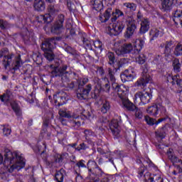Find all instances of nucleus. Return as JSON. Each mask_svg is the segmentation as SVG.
Returning <instances> with one entry per match:
<instances>
[{
	"instance_id": "11",
	"label": "nucleus",
	"mask_w": 182,
	"mask_h": 182,
	"mask_svg": "<svg viewBox=\"0 0 182 182\" xmlns=\"http://www.w3.org/2000/svg\"><path fill=\"white\" fill-rule=\"evenodd\" d=\"M63 22H65V16L63 14L58 15L54 25L51 27V33L54 35H60L65 28H63Z\"/></svg>"
},
{
	"instance_id": "16",
	"label": "nucleus",
	"mask_w": 182,
	"mask_h": 182,
	"mask_svg": "<svg viewBox=\"0 0 182 182\" xmlns=\"http://www.w3.org/2000/svg\"><path fill=\"white\" fill-rule=\"evenodd\" d=\"M133 50V45L130 43H125L116 49L115 53L118 56L127 55Z\"/></svg>"
},
{
	"instance_id": "31",
	"label": "nucleus",
	"mask_w": 182,
	"mask_h": 182,
	"mask_svg": "<svg viewBox=\"0 0 182 182\" xmlns=\"http://www.w3.org/2000/svg\"><path fill=\"white\" fill-rule=\"evenodd\" d=\"M22 65H23V63H22V60H21V55H18L14 60L11 63V67L13 70H18Z\"/></svg>"
},
{
	"instance_id": "33",
	"label": "nucleus",
	"mask_w": 182,
	"mask_h": 182,
	"mask_svg": "<svg viewBox=\"0 0 182 182\" xmlns=\"http://www.w3.org/2000/svg\"><path fill=\"white\" fill-rule=\"evenodd\" d=\"M93 9H95L97 12H100L103 9V2L102 0H93L91 1Z\"/></svg>"
},
{
	"instance_id": "21",
	"label": "nucleus",
	"mask_w": 182,
	"mask_h": 182,
	"mask_svg": "<svg viewBox=\"0 0 182 182\" xmlns=\"http://www.w3.org/2000/svg\"><path fill=\"white\" fill-rule=\"evenodd\" d=\"M13 99L14 95L10 90H6V93L0 95V100L4 102V103H6V105H9L11 102L14 100Z\"/></svg>"
},
{
	"instance_id": "34",
	"label": "nucleus",
	"mask_w": 182,
	"mask_h": 182,
	"mask_svg": "<svg viewBox=\"0 0 182 182\" xmlns=\"http://www.w3.org/2000/svg\"><path fill=\"white\" fill-rule=\"evenodd\" d=\"M110 107H112V106L110 105V102H109L107 100L102 101V106L100 108V111H101L102 114H106V113H107V112H109Z\"/></svg>"
},
{
	"instance_id": "51",
	"label": "nucleus",
	"mask_w": 182,
	"mask_h": 182,
	"mask_svg": "<svg viewBox=\"0 0 182 182\" xmlns=\"http://www.w3.org/2000/svg\"><path fill=\"white\" fill-rule=\"evenodd\" d=\"M148 18H144L143 16V14H141V11H138L136 14V21L137 22H144V21H146Z\"/></svg>"
},
{
	"instance_id": "30",
	"label": "nucleus",
	"mask_w": 182,
	"mask_h": 182,
	"mask_svg": "<svg viewBox=\"0 0 182 182\" xmlns=\"http://www.w3.org/2000/svg\"><path fill=\"white\" fill-rule=\"evenodd\" d=\"M53 21V16L50 14L46 15H40L38 16V21L41 23L44 22V23H50Z\"/></svg>"
},
{
	"instance_id": "64",
	"label": "nucleus",
	"mask_w": 182,
	"mask_h": 182,
	"mask_svg": "<svg viewBox=\"0 0 182 182\" xmlns=\"http://www.w3.org/2000/svg\"><path fill=\"white\" fill-rule=\"evenodd\" d=\"M159 181V178L154 181V178L149 176L148 178H145V182H157Z\"/></svg>"
},
{
	"instance_id": "44",
	"label": "nucleus",
	"mask_w": 182,
	"mask_h": 182,
	"mask_svg": "<svg viewBox=\"0 0 182 182\" xmlns=\"http://www.w3.org/2000/svg\"><path fill=\"white\" fill-rule=\"evenodd\" d=\"M150 36H151V41H154V39L159 38V35H160V31L157 28H154L150 31Z\"/></svg>"
},
{
	"instance_id": "59",
	"label": "nucleus",
	"mask_w": 182,
	"mask_h": 182,
	"mask_svg": "<svg viewBox=\"0 0 182 182\" xmlns=\"http://www.w3.org/2000/svg\"><path fill=\"white\" fill-rule=\"evenodd\" d=\"M136 60L139 65H144V63H146V59L140 55L136 59Z\"/></svg>"
},
{
	"instance_id": "14",
	"label": "nucleus",
	"mask_w": 182,
	"mask_h": 182,
	"mask_svg": "<svg viewBox=\"0 0 182 182\" xmlns=\"http://www.w3.org/2000/svg\"><path fill=\"white\" fill-rule=\"evenodd\" d=\"M68 156V153H63L62 154H55L54 156L50 157L49 159L46 161V165L48 167H53L56 165V163H62L63 159Z\"/></svg>"
},
{
	"instance_id": "36",
	"label": "nucleus",
	"mask_w": 182,
	"mask_h": 182,
	"mask_svg": "<svg viewBox=\"0 0 182 182\" xmlns=\"http://www.w3.org/2000/svg\"><path fill=\"white\" fill-rule=\"evenodd\" d=\"M172 66L173 67L174 72L176 73L181 71V64L180 63V60H178V58L173 59Z\"/></svg>"
},
{
	"instance_id": "6",
	"label": "nucleus",
	"mask_w": 182,
	"mask_h": 182,
	"mask_svg": "<svg viewBox=\"0 0 182 182\" xmlns=\"http://www.w3.org/2000/svg\"><path fill=\"white\" fill-rule=\"evenodd\" d=\"M56 45L55 37L46 38L41 44V49L44 52V56L48 60H53L55 54L53 48Z\"/></svg>"
},
{
	"instance_id": "20",
	"label": "nucleus",
	"mask_w": 182,
	"mask_h": 182,
	"mask_svg": "<svg viewBox=\"0 0 182 182\" xmlns=\"http://www.w3.org/2000/svg\"><path fill=\"white\" fill-rule=\"evenodd\" d=\"M172 15L175 25H181L182 28V10L176 9L173 12Z\"/></svg>"
},
{
	"instance_id": "25",
	"label": "nucleus",
	"mask_w": 182,
	"mask_h": 182,
	"mask_svg": "<svg viewBox=\"0 0 182 182\" xmlns=\"http://www.w3.org/2000/svg\"><path fill=\"white\" fill-rule=\"evenodd\" d=\"M107 60L108 61V64L110 66L117 65V63L119 61L116 60V55L113 52H108L106 55Z\"/></svg>"
},
{
	"instance_id": "28",
	"label": "nucleus",
	"mask_w": 182,
	"mask_h": 182,
	"mask_svg": "<svg viewBox=\"0 0 182 182\" xmlns=\"http://www.w3.org/2000/svg\"><path fill=\"white\" fill-rule=\"evenodd\" d=\"M48 11L49 14L47 15H50V16H53H53L59 12V6L58 4H55V3H50V4L48 5Z\"/></svg>"
},
{
	"instance_id": "35",
	"label": "nucleus",
	"mask_w": 182,
	"mask_h": 182,
	"mask_svg": "<svg viewBox=\"0 0 182 182\" xmlns=\"http://www.w3.org/2000/svg\"><path fill=\"white\" fill-rule=\"evenodd\" d=\"M146 112L149 114H151V116H157L159 114V105H154L149 107Z\"/></svg>"
},
{
	"instance_id": "60",
	"label": "nucleus",
	"mask_w": 182,
	"mask_h": 182,
	"mask_svg": "<svg viewBox=\"0 0 182 182\" xmlns=\"http://www.w3.org/2000/svg\"><path fill=\"white\" fill-rule=\"evenodd\" d=\"M23 39L25 42V43H29L31 42V37L29 36V32H27L26 36H23Z\"/></svg>"
},
{
	"instance_id": "47",
	"label": "nucleus",
	"mask_w": 182,
	"mask_h": 182,
	"mask_svg": "<svg viewBox=\"0 0 182 182\" xmlns=\"http://www.w3.org/2000/svg\"><path fill=\"white\" fill-rule=\"evenodd\" d=\"M100 89L95 88L92 92H91V97L92 99H95V100H97V99L99 98L100 96Z\"/></svg>"
},
{
	"instance_id": "46",
	"label": "nucleus",
	"mask_w": 182,
	"mask_h": 182,
	"mask_svg": "<svg viewBox=\"0 0 182 182\" xmlns=\"http://www.w3.org/2000/svg\"><path fill=\"white\" fill-rule=\"evenodd\" d=\"M138 42H139L138 45L134 46V49H136L137 53H139V52H140V50H141V49H143V48H144V40L139 39Z\"/></svg>"
},
{
	"instance_id": "53",
	"label": "nucleus",
	"mask_w": 182,
	"mask_h": 182,
	"mask_svg": "<svg viewBox=\"0 0 182 182\" xmlns=\"http://www.w3.org/2000/svg\"><path fill=\"white\" fill-rule=\"evenodd\" d=\"M134 112H135L134 115H135L136 119H142L143 118V112H141V109H139L137 107H136V109H135Z\"/></svg>"
},
{
	"instance_id": "18",
	"label": "nucleus",
	"mask_w": 182,
	"mask_h": 182,
	"mask_svg": "<svg viewBox=\"0 0 182 182\" xmlns=\"http://www.w3.org/2000/svg\"><path fill=\"white\" fill-rule=\"evenodd\" d=\"M174 6V0H161V9L163 12H170Z\"/></svg>"
},
{
	"instance_id": "27",
	"label": "nucleus",
	"mask_w": 182,
	"mask_h": 182,
	"mask_svg": "<svg viewBox=\"0 0 182 182\" xmlns=\"http://www.w3.org/2000/svg\"><path fill=\"white\" fill-rule=\"evenodd\" d=\"M33 6L36 11H38V12L45 11L46 9V5L43 0H35Z\"/></svg>"
},
{
	"instance_id": "50",
	"label": "nucleus",
	"mask_w": 182,
	"mask_h": 182,
	"mask_svg": "<svg viewBox=\"0 0 182 182\" xmlns=\"http://www.w3.org/2000/svg\"><path fill=\"white\" fill-rule=\"evenodd\" d=\"M112 14H113V11H112V8H108L105 12L104 13V18H105V21H107L108 19H110V16H112Z\"/></svg>"
},
{
	"instance_id": "55",
	"label": "nucleus",
	"mask_w": 182,
	"mask_h": 182,
	"mask_svg": "<svg viewBox=\"0 0 182 182\" xmlns=\"http://www.w3.org/2000/svg\"><path fill=\"white\" fill-rule=\"evenodd\" d=\"M177 77V75L171 76L170 75H168L166 76V81L168 83H171V85H175V79Z\"/></svg>"
},
{
	"instance_id": "40",
	"label": "nucleus",
	"mask_w": 182,
	"mask_h": 182,
	"mask_svg": "<svg viewBox=\"0 0 182 182\" xmlns=\"http://www.w3.org/2000/svg\"><path fill=\"white\" fill-rule=\"evenodd\" d=\"M9 105H11L13 110L15 112L17 116H21V109H19V105H18V103L13 100Z\"/></svg>"
},
{
	"instance_id": "41",
	"label": "nucleus",
	"mask_w": 182,
	"mask_h": 182,
	"mask_svg": "<svg viewBox=\"0 0 182 182\" xmlns=\"http://www.w3.org/2000/svg\"><path fill=\"white\" fill-rule=\"evenodd\" d=\"M100 90L101 92H105L106 93L110 92V82H102V85H100Z\"/></svg>"
},
{
	"instance_id": "57",
	"label": "nucleus",
	"mask_w": 182,
	"mask_h": 182,
	"mask_svg": "<svg viewBox=\"0 0 182 182\" xmlns=\"http://www.w3.org/2000/svg\"><path fill=\"white\" fill-rule=\"evenodd\" d=\"M8 28V22L6 21H4L0 19V29L3 31Z\"/></svg>"
},
{
	"instance_id": "61",
	"label": "nucleus",
	"mask_w": 182,
	"mask_h": 182,
	"mask_svg": "<svg viewBox=\"0 0 182 182\" xmlns=\"http://www.w3.org/2000/svg\"><path fill=\"white\" fill-rule=\"evenodd\" d=\"M146 168L144 166H141L138 171V174H139L140 177L143 176V174L146 171Z\"/></svg>"
},
{
	"instance_id": "49",
	"label": "nucleus",
	"mask_w": 182,
	"mask_h": 182,
	"mask_svg": "<svg viewBox=\"0 0 182 182\" xmlns=\"http://www.w3.org/2000/svg\"><path fill=\"white\" fill-rule=\"evenodd\" d=\"M175 81V85L178 86V87H180L182 89V79L180 77V75H176V78L174 80ZM182 90L179 91V93H181Z\"/></svg>"
},
{
	"instance_id": "8",
	"label": "nucleus",
	"mask_w": 182,
	"mask_h": 182,
	"mask_svg": "<svg viewBox=\"0 0 182 182\" xmlns=\"http://www.w3.org/2000/svg\"><path fill=\"white\" fill-rule=\"evenodd\" d=\"M87 166V168L88 170V177L90 180H96V178L100 180V177L103 176L104 172L102 171V168L99 167L97 163L95 161H89Z\"/></svg>"
},
{
	"instance_id": "43",
	"label": "nucleus",
	"mask_w": 182,
	"mask_h": 182,
	"mask_svg": "<svg viewBox=\"0 0 182 182\" xmlns=\"http://www.w3.org/2000/svg\"><path fill=\"white\" fill-rule=\"evenodd\" d=\"M124 6H125V8H127V9L131 12H134L137 8V6L134 3H124Z\"/></svg>"
},
{
	"instance_id": "2",
	"label": "nucleus",
	"mask_w": 182,
	"mask_h": 182,
	"mask_svg": "<svg viewBox=\"0 0 182 182\" xmlns=\"http://www.w3.org/2000/svg\"><path fill=\"white\" fill-rule=\"evenodd\" d=\"M3 164L6 167L9 173H14V170H21L25 167V161L23 158L15 152L11 151L9 149H4V156L0 154V165Z\"/></svg>"
},
{
	"instance_id": "63",
	"label": "nucleus",
	"mask_w": 182,
	"mask_h": 182,
	"mask_svg": "<svg viewBox=\"0 0 182 182\" xmlns=\"http://www.w3.org/2000/svg\"><path fill=\"white\" fill-rule=\"evenodd\" d=\"M164 55L165 56H166V58H168V56H170V54L171 53V49L165 47V50H164Z\"/></svg>"
},
{
	"instance_id": "22",
	"label": "nucleus",
	"mask_w": 182,
	"mask_h": 182,
	"mask_svg": "<svg viewBox=\"0 0 182 182\" xmlns=\"http://www.w3.org/2000/svg\"><path fill=\"white\" fill-rule=\"evenodd\" d=\"M79 36L83 43L84 48H85V49H91L92 43L87 39V34H86V33H80Z\"/></svg>"
},
{
	"instance_id": "7",
	"label": "nucleus",
	"mask_w": 182,
	"mask_h": 182,
	"mask_svg": "<svg viewBox=\"0 0 182 182\" xmlns=\"http://www.w3.org/2000/svg\"><path fill=\"white\" fill-rule=\"evenodd\" d=\"M56 45L55 37L46 38L41 44V49L44 52V56L48 60H53L55 54L53 48Z\"/></svg>"
},
{
	"instance_id": "5",
	"label": "nucleus",
	"mask_w": 182,
	"mask_h": 182,
	"mask_svg": "<svg viewBox=\"0 0 182 182\" xmlns=\"http://www.w3.org/2000/svg\"><path fill=\"white\" fill-rule=\"evenodd\" d=\"M117 93L119 99H121L124 107H125L127 110L129 112H134V110H136L137 107L135 106L133 102H131L127 97V95H129V90L127 87H126V86L122 85L119 87V88L117 90Z\"/></svg>"
},
{
	"instance_id": "26",
	"label": "nucleus",
	"mask_w": 182,
	"mask_h": 182,
	"mask_svg": "<svg viewBox=\"0 0 182 182\" xmlns=\"http://www.w3.org/2000/svg\"><path fill=\"white\" fill-rule=\"evenodd\" d=\"M167 119V117H162L158 119L157 122H156V119L150 117L149 116H145L144 120L146 122L147 124H149V126H153L154 124H159V123H161V122H164Z\"/></svg>"
},
{
	"instance_id": "37",
	"label": "nucleus",
	"mask_w": 182,
	"mask_h": 182,
	"mask_svg": "<svg viewBox=\"0 0 182 182\" xmlns=\"http://www.w3.org/2000/svg\"><path fill=\"white\" fill-rule=\"evenodd\" d=\"M124 14L119 9H116L115 12L112 11V17L111 18L112 22H116L119 16H123Z\"/></svg>"
},
{
	"instance_id": "19",
	"label": "nucleus",
	"mask_w": 182,
	"mask_h": 182,
	"mask_svg": "<svg viewBox=\"0 0 182 182\" xmlns=\"http://www.w3.org/2000/svg\"><path fill=\"white\" fill-rule=\"evenodd\" d=\"M151 94L149 92H137L135 95V97H139L143 105H147V103H149L151 100Z\"/></svg>"
},
{
	"instance_id": "48",
	"label": "nucleus",
	"mask_w": 182,
	"mask_h": 182,
	"mask_svg": "<svg viewBox=\"0 0 182 182\" xmlns=\"http://www.w3.org/2000/svg\"><path fill=\"white\" fill-rule=\"evenodd\" d=\"M158 112H161V114L162 116H166L164 117H166L167 119V110L166 109V107L161 104H158Z\"/></svg>"
},
{
	"instance_id": "15",
	"label": "nucleus",
	"mask_w": 182,
	"mask_h": 182,
	"mask_svg": "<svg viewBox=\"0 0 182 182\" xmlns=\"http://www.w3.org/2000/svg\"><path fill=\"white\" fill-rule=\"evenodd\" d=\"M54 103L58 107L63 106L68 100H69V96L68 94L63 91H60L54 95Z\"/></svg>"
},
{
	"instance_id": "29",
	"label": "nucleus",
	"mask_w": 182,
	"mask_h": 182,
	"mask_svg": "<svg viewBox=\"0 0 182 182\" xmlns=\"http://www.w3.org/2000/svg\"><path fill=\"white\" fill-rule=\"evenodd\" d=\"M107 122V119L105 118V117H100L96 124L97 129L101 130V132H103V130H105L107 126L106 124Z\"/></svg>"
},
{
	"instance_id": "1",
	"label": "nucleus",
	"mask_w": 182,
	"mask_h": 182,
	"mask_svg": "<svg viewBox=\"0 0 182 182\" xmlns=\"http://www.w3.org/2000/svg\"><path fill=\"white\" fill-rule=\"evenodd\" d=\"M52 77H61V82L65 87L70 89H77V81H72L70 83V75L72 72L68 71V65L63 64L62 61L55 62L50 65Z\"/></svg>"
},
{
	"instance_id": "23",
	"label": "nucleus",
	"mask_w": 182,
	"mask_h": 182,
	"mask_svg": "<svg viewBox=\"0 0 182 182\" xmlns=\"http://www.w3.org/2000/svg\"><path fill=\"white\" fill-rule=\"evenodd\" d=\"M141 27L139 28L140 35H144L146 32H149V29H150V21L149 18L146 20H144L141 23H140Z\"/></svg>"
},
{
	"instance_id": "3",
	"label": "nucleus",
	"mask_w": 182,
	"mask_h": 182,
	"mask_svg": "<svg viewBox=\"0 0 182 182\" xmlns=\"http://www.w3.org/2000/svg\"><path fill=\"white\" fill-rule=\"evenodd\" d=\"M88 82L89 78L87 77L77 80V97L80 100H86V99H87V96H89L90 92L92 91V84H88L85 87H83L85 85H86V83Z\"/></svg>"
},
{
	"instance_id": "56",
	"label": "nucleus",
	"mask_w": 182,
	"mask_h": 182,
	"mask_svg": "<svg viewBox=\"0 0 182 182\" xmlns=\"http://www.w3.org/2000/svg\"><path fill=\"white\" fill-rule=\"evenodd\" d=\"M66 3H67V6L69 9V11H75V4L72 3V1H70V0H65Z\"/></svg>"
},
{
	"instance_id": "54",
	"label": "nucleus",
	"mask_w": 182,
	"mask_h": 182,
	"mask_svg": "<svg viewBox=\"0 0 182 182\" xmlns=\"http://www.w3.org/2000/svg\"><path fill=\"white\" fill-rule=\"evenodd\" d=\"M85 163H86L85 160H80L76 163L75 166L78 167V168H87V166H86Z\"/></svg>"
},
{
	"instance_id": "52",
	"label": "nucleus",
	"mask_w": 182,
	"mask_h": 182,
	"mask_svg": "<svg viewBox=\"0 0 182 182\" xmlns=\"http://www.w3.org/2000/svg\"><path fill=\"white\" fill-rule=\"evenodd\" d=\"M89 149V146L85 144V142L81 143L77 148H75L76 151H80V150H87Z\"/></svg>"
},
{
	"instance_id": "58",
	"label": "nucleus",
	"mask_w": 182,
	"mask_h": 182,
	"mask_svg": "<svg viewBox=\"0 0 182 182\" xmlns=\"http://www.w3.org/2000/svg\"><path fill=\"white\" fill-rule=\"evenodd\" d=\"M12 131L11 130V128L9 127H5L4 129H3V134L4 136H9V134H11V132Z\"/></svg>"
},
{
	"instance_id": "62",
	"label": "nucleus",
	"mask_w": 182,
	"mask_h": 182,
	"mask_svg": "<svg viewBox=\"0 0 182 182\" xmlns=\"http://www.w3.org/2000/svg\"><path fill=\"white\" fill-rule=\"evenodd\" d=\"M94 45L95 48H99V49H100L101 50L103 48V44L102 43L101 41H96L94 43Z\"/></svg>"
},
{
	"instance_id": "24",
	"label": "nucleus",
	"mask_w": 182,
	"mask_h": 182,
	"mask_svg": "<svg viewBox=\"0 0 182 182\" xmlns=\"http://www.w3.org/2000/svg\"><path fill=\"white\" fill-rule=\"evenodd\" d=\"M134 79V75L132 74V73L129 70H125L122 74H121V80L122 82H132Z\"/></svg>"
},
{
	"instance_id": "32",
	"label": "nucleus",
	"mask_w": 182,
	"mask_h": 182,
	"mask_svg": "<svg viewBox=\"0 0 182 182\" xmlns=\"http://www.w3.org/2000/svg\"><path fill=\"white\" fill-rule=\"evenodd\" d=\"M166 154L168 156V160H170V161H171V163L173 165L177 164V161H178V158L176 156V155L174 154V152L173 151V149L169 148L166 152Z\"/></svg>"
},
{
	"instance_id": "4",
	"label": "nucleus",
	"mask_w": 182,
	"mask_h": 182,
	"mask_svg": "<svg viewBox=\"0 0 182 182\" xmlns=\"http://www.w3.org/2000/svg\"><path fill=\"white\" fill-rule=\"evenodd\" d=\"M126 60L125 58L121 59L118 63L117 65H112V68H108L107 70V76L109 77L110 82H112V89L114 90V92H117V89L119 90V87H122V86H125L124 85H119L117 82H116V73L117 70H119L120 68L123 66V62Z\"/></svg>"
},
{
	"instance_id": "17",
	"label": "nucleus",
	"mask_w": 182,
	"mask_h": 182,
	"mask_svg": "<svg viewBox=\"0 0 182 182\" xmlns=\"http://www.w3.org/2000/svg\"><path fill=\"white\" fill-rule=\"evenodd\" d=\"M109 129L114 136V139H119L120 137V127H119V122L114 119L109 124Z\"/></svg>"
},
{
	"instance_id": "45",
	"label": "nucleus",
	"mask_w": 182,
	"mask_h": 182,
	"mask_svg": "<svg viewBox=\"0 0 182 182\" xmlns=\"http://www.w3.org/2000/svg\"><path fill=\"white\" fill-rule=\"evenodd\" d=\"M166 126L163 127L160 131H157L156 132V137H159V139H164L166 136Z\"/></svg>"
},
{
	"instance_id": "39",
	"label": "nucleus",
	"mask_w": 182,
	"mask_h": 182,
	"mask_svg": "<svg viewBox=\"0 0 182 182\" xmlns=\"http://www.w3.org/2000/svg\"><path fill=\"white\" fill-rule=\"evenodd\" d=\"M12 56H14V55H9L4 56V58L3 60V65L5 69H6L8 66H11V63L12 62Z\"/></svg>"
},
{
	"instance_id": "12",
	"label": "nucleus",
	"mask_w": 182,
	"mask_h": 182,
	"mask_svg": "<svg viewBox=\"0 0 182 182\" xmlns=\"http://www.w3.org/2000/svg\"><path fill=\"white\" fill-rule=\"evenodd\" d=\"M127 28L125 32L124 36L127 39L130 38L131 36L134 35L136 29H137V25H136V20L132 16H128L127 18Z\"/></svg>"
},
{
	"instance_id": "9",
	"label": "nucleus",
	"mask_w": 182,
	"mask_h": 182,
	"mask_svg": "<svg viewBox=\"0 0 182 182\" xmlns=\"http://www.w3.org/2000/svg\"><path fill=\"white\" fill-rule=\"evenodd\" d=\"M124 26H126L124 22L117 21V23H114L111 26H107L106 31L110 36H117V35H120L123 32Z\"/></svg>"
},
{
	"instance_id": "10",
	"label": "nucleus",
	"mask_w": 182,
	"mask_h": 182,
	"mask_svg": "<svg viewBox=\"0 0 182 182\" xmlns=\"http://www.w3.org/2000/svg\"><path fill=\"white\" fill-rule=\"evenodd\" d=\"M59 114L61 117H66L67 119H75L73 120H70V124L73 127L74 129H79L81 126L80 121H79V119H80V117L75 115V114H70V112H66L63 110L59 111Z\"/></svg>"
},
{
	"instance_id": "42",
	"label": "nucleus",
	"mask_w": 182,
	"mask_h": 182,
	"mask_svg": "<svg viewBox=\"0 0 182 182\" xmlns=\"http://www.w3.org/2000/svg\"><path fill=\"white\" fill-rule=\"evenodd\" d=\"M173 54L175 55V56H182V43H178L176 46Z\"/></svg>"
},
{
	"instance_id": "13",
	"label": "nucleus",
	"mask_w": 182,
	"mask_h": 182,
	"mask_svg": "<svg viewBox=\"0 0 182 182\" xmlns=\"http://www.w3.org/2000/svg\"><path fill=\"white\" fill-rule=\"evenodd\" d=\"M148 68L149 65H147V64H144L142 66V77L136 82L137 86H143V87H144V86L151 80V77L149 75Z\"/></svg>"
},
{
	"instance_id": "38",
	"label": "nucleus",
	"mask_w": 182,
	"mask_h": 182,
	"mask_svg": "<svg viewBox=\"0 0 182 182\" xmlns=\"http://www.w3.org/2000/svg\"><path fill=\"white\" fill-rule=\"evenodd\" d=\"M63 173H65V169L61 168L60 171H57L55 175V179L57 182H63Z\"/></svg>"
}]
</instances>
